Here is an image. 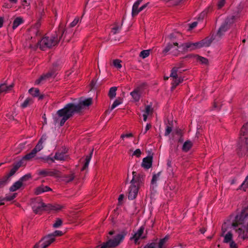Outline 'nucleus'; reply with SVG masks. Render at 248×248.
Wrapping results in <instances>:
<instances>
[{
    "label": "nucleus",
    "mask_w": 248,
    "mask_h": 248,
    "mask_svg": "<svg viewBox=\"0 0 248 248\" xmlns=\"http://www.w3.org/2000/svg\"><path fill=\"white\" fill-rule=\"evenodd\" d=\"M38 174L43 177L49 176L58 177H60V171L57 170H51L49 169H44L39 170Z\"/></svg>",
    "instance_id": "obj_9"
},
{
    "label": "nucleus",
    "mask_w": 248,
    "mask_h": 248,
    "mask_svg": "<svg viewBox=\"0 0 248 248\" xmlns=\"http://www.w3.org/2000/svg\"><path fill=\"white\" fill-rule=\"evenodd\" d=\"M187 45V43L182 44L179 46L178 43L175 42L173 43H169L165 48L163 50V53H167L170 50L173 48L175 46H177V48L175 49L176 50L178 51H187V48L186 47V46Z\"/></svg>",
    "instance_id": "obj_8"
},
{
    "label": "nucleus",
    "mask_w": 248,
    "mask_h": 248,
    "mask_svg": "<svg viewBox=\"0 0 248 248\" xmlns=\"http://www.w3.org/2000/svg\"><path fill=\"white\" fill-rule=\"evenodd\" d=\"M42 144L43 143L41 142V141H38L37 145L32 150L37 153L43 149Z\"/></svg>",
    "instance_id": "obj_40"
},
{
    "label": "nucleus",
    "mask_w": 248,
    "mask_h": 248,
    "mask_svg": "<svg viewBox=\"0 0 248 248\" xmlns=\"http://www.w3.org/2000/svg\"><path fill=\"white\" fill-rule=\"evenodd\" d=\"M157 243L156 242H152L146 245L143 248H155Z\"/></svg>",
    "instance_id": "obj_53"
},
{
    "label": "nucleus",
    "mask_w": 248,
    "mask_h": 248,
    "mask_svg": "<svg viewBox=\"0 0 248 248\" xmlns=\"http://www.w3.org/2000/svg\"><path fill=\"white\" fill-rule=\"evenodd\" d=\"M121 61L119 59H115L113 60V63L114 66L117 68L120 69L122 66L121 64Z\"/></svg>",
    "instance_id": "obj_45"
},
{
    "label": "nucleus",
    "mask_w": 248,
    "mask_h": 248,
    "mask_svg": "<svg viewBox=\"0 0 248 248\" xmlns=\"http://www.w3.org/2000/svg\"><path fill=\"white\" fill-rule=\"evenodd\" d=\"M144 227L143 226H141L140 229L138 230L137 232H136L132 237L131 238V239H134V242L135 244H137L139 240V239L141 237L142 234L143 233L144 230Z\"/></svg>",
    "instance_id": "obj_17"
},
{
    "label": "nucleus",
    "mask_w": 248,
    "mask_h": 248,
    "mask_svg": "<svg viewBox=\"0 0 248 248\" xmlns=\"http://www.w3.org/2000/svg\"><path fill=\"white\" fill-rule=\"evenodd\" d=\"M96 82H97V79H96V78H94L92 79V80L91 81V83L90 84L91 90L95 88V86Z\"/></svg>",
    "instance_id": "obj_55"
},
{
    "label": "nucleus",
    "mask_w": 248,
    "mask_h": 248,
    "mask_svg": "<svg viewBox=\"0 0 248 248\" xmlns=\"http://www.w3.org/2000/svg\"><path fill=\"white\" fill-rule=\"evenodd\" d=\"M24 22V20L23 18L21 17H17L15 18L14 20L13 23V26L12 28L13 30L16 29L19 25L23 23Z\"/></svg>",
    "instance_id": "obj_24"
},
{
    "label": "nucleus",
    "mask_w": 248,
    "mask_h": 248,
    "mask_svg": "<svg viewBox=\"0 0 248 248\" xmlns=\"http://www.w3.org/2000/svg\"><path fill=\"white\" fill-rule=\"evenodd\" d=\"M117 90V88L116 87H112L110 88L108 96L110 99H113L116 96Z\"/></svg>",
    "instance_id": "obj_31"
},
{
    "label": "nucleus",
    "mask_w": 248,
    "mask_h": 248,
    "mask_svg": "<svg viewBox=\"0 0 248 248\" xmlns=\"http://www.w3.org/2000/svg\"><path fill=\"white\" fill-rule=\"evenodd\" d=\"M173 127V122L172 121H169L168 125H167L166 128L165 132V136H168L172 131Z\"/></svg>",
    "instance_id": "obj_30"
},
{
    "label": "nucleus",
    "mask_w": 248,
    "mask_h": 248,
    "mask_svg": "<svg viewBox=\"0 0 248 248\" xmlns=\"http://www.w3.org/2000/svg\"><path fill=\"white\" fill-rule=\"evenodd\" d=\"M65 31L64 28L60 25L54 35L50 37H44L38 42L40 48L44 50L47 48H50L56 45L62 39Z\"/></svg>",
    "instance_id": "obj_4"
},
{
    "label": "nucleus",
    "mask_w": 248,
    "mask_h": 248,
    "mask_svg": "<svg viewBox=\"0 0 248 248\" xmlns=\"http://www.w3.org/2000/svg\"><path fill=\"white\" fill-rule=\"evenodd\" d=\"M213 41L212 38H206L202 40L200 42L193 43L194 44L195 49L197 48H200L203 46H209Z\"/></svg>",
    "instance_id": "obj_13"
},
{
    "label": "nucleus",
    "mask_w": 248,
    "mask_h": 248,
    "mask_svg": "<svg viewBox=\"0 0 248 248\" xmlns=\"http://www.w3.org/2000/svg\"><path fill=\"white\" fill-rule=\"evenodd\" d=\"M127 231L123 230L119 234H118L114 238L109 239L106 242L103 243L101 245L96 247L97 248H115L118 246L121 242L124 240L125 236L127 234Z\"/></svg>",
    "instance_id": "obj_6"
},
{
    "label": "nucleus",
    "mask_w": 248,
    "mask_h": 248,
    "mask_svg": "<svg viewBox=\"0 0 248 248\" xmlns=\"http://www.w3.org/2000/svg\"><path fill=\"white\" fill-rule=\"evenodd\" d=\"M33 103L32 99L31 98H27L24 102L21 105V107L22 108H25L27 107L29 105Z\"/></svg>",
    "instance_id": "obj_34"
},
{
    "label": "nucleus",
    "mask_w": 248,
    "mask_h": 248,
    "mask_svg": "<svg viewBox=\"0 0 248 248\" xmlns=\"http://www.w3.org/2000/svg\"><path fill=\"white\" fill-rule=\"evenodd\" d=\"M186 47L187 48V49H189L190 50L195 49L194 44H193V43H187V45L186 46Z\"/></svg>",
    "instance_id": "obj_58"
},
{
    "label": "nucleus",
    "mask_w": 248,
    "mask_h": 248,
    "mask_svg": "<svg viewBox=\"0 0 248 248\" xmlns=\"http://www.w3.org/2000/svg\"><path fill=\"white\" fill-rule=\"evenodd\" d=\"M167 169L168 172L170 173V174H171L172 175H173L174 173H173V169L172 168L171 161L170 159H168L167 160Z\"/></svg>",
    "instance_id": "obj_36"
},
{
    "label": "nucleus",
    "mask_w": 248,
    "mask_h": 248,
    "mask_svg": "<svg viewBox=\"0 0 248 248\" xmlns=\"http://www.w3.org/2000/svg\"><path fill=\"white\" fill-rule=\"evenodd\" d=\"M53 158L56 160H64L65 159L64 154L62 153L57 152Z\"/></svg>",
    "instance_id": "obj_35"
},
{
    "label": "nucleus",
    "mask_w": 248,
    "mask_h": 248,
    "mask_svg": "<svg viewBox=\"0 0 248 248\" xmlns=\"http://www.w3.org/2000/svg\"><path fill=\"white\" fill-rule=\"evenodd\" d=\"M17 193H14L12 195L9 196H6L2 199V200H5L6 201H11L14 200L16 196Z\"/></svg>",
    "instance_id": "obj_50"
},
{
    "label": "nucleus",
    "mask_w": 248,
    "mask_h": 248,
    "mask_svg": "<svg viewBox=\"0 0 248 248\" xmlns=\"http://www.w3.org/2000/svg\"><path fill=\"white\" fill-rule=\"evenodd\" d=\"M239 17L240 14L239 11H237L233 13L232 15L228 16L224 22L230 28L231 26L239 18Z\"/></svg>",
    "instance_id": "obj_10"
},
{
    "label": "nucleus",
    "mask_w": 248,
    "mask_h": 248,
    "mask_svg": "<svg viewBox=\"0 0 248 248\" xmlns=\"http://www.w3.org/2000/svg\"><path fill=\"white\" fill-rule=\"evenodd\" d=\"M150 54V50H144L140 52V56L142 58L147 57Z\"/></svg>",
    "instance_id": "obj_42"
},
{
    "label": "nucleus",
    "mask_w": 248,
    "mask_h": 248,
    "mask_svg": "<svg viewBox=\"0 0 248 248\" xmlns=\"http://www.w3.org/2000/svg\"><path fill=\"white\" fill-rule=\"evenodd\" d=\"M63 232L59 230H56L55 232H54L53 233L49 234L51 237H55V236H61L63 235Z\"/></svg>",
    "instance_id": "obj_47"
},
{
    "label": "nucleus",
    "mask_w": 248,
    "mask_h": 248,
    "mask_svg": "<svg viewBox=\"0 0 248 248\" xmlns=\"http://www.w3.org/2000/svg\"><path fill=\"white\" fill-rule=\"evenodd\" d=\"M239 157L245 156L248 152V122L244 124L240 130V138L236 149Z\"/></svg>",
    "instance_id": "obj_5"
},
{
    "label": "nucleus",
    "mask_w": 248,
    "mask_h": 248,
    "mask_svg": "<svg viewBox=\"0 0 248 248\" xmlns=\"http://www.w3.org/2000/svg\"><path fill=\"white\" fill-rule=\"evenodd\" d=\"M197 60L201 62L202 64H207L208 63V60L204 57L197 55Z\"/></svg>",
    "instance_id": "obj_44"
},
{
    "label": "nucleus",
    "mask_w": 248,
    "mask_h": 248,
    "mask_svg": "<svg viewBox=\"0 0 248 248\" xmlns=\"http://www.w3.org/2000/svg\"><path fill=\"white\" fill-rule=\"evenodd\" d=\"M57 73H56L53 70L50 68L48 72L46 74L43 75L46 79H49L51 78H55Z\"/></svg>",
    "instance_id": "obj_27"
},
{
    "label": "nucleus",
    "mask_w": 248,
    "mask_h": 248,
    "mask_svg": "<svg viewBox=\"0 0 248 248\" xmlns=\"http://www.w3.org/2000/svg\"><path fill=\"white\" fill-rule=\"evenodd\" d=\"M240 187L241 188H243L244 191L246 190V188L248 187V175L246 177L245 181L241 184Z\"/></svg>",
    "instance_id": "obj_43"
},
{
    "label": "nucleus",
    "mask_w": 248,
    "mask_h": 248,
    "mask_svg": "<svg viewBox=\"0 0 248 248\" xmlns=\"http://www.w3.org/2000/svg\"><path fill=\"white\" fill-rule=\"evenodd\" d=\"M193 143L190 140L185 141L182 147V150L185 152H187L192 147Z\"/></svg>",
    "instance_id": "obj_22"
},
{
    "label": "nucleus",
    "mask_w": 248,
    "mask_h": 248,
    "mask_svg": "<svg viewBox=\"0 0 248 248\" xmlns=\"http://www.w3.org/2000/svg\"><path fill=\"white\" fill-rule=\"evenodd\" d=\"M61 62L60 60H57L52 64V67L50 68L53 70L56 73L61 69Z\"/></svg>",
    "instance_id": "obj_28"
},
{
    "label": "nucleus",
    "mask_w": 248,
    "mask_h": 248,
    "mask_svg": "<svg viewBox=\"0 0 248 248\" xmlns=\"http://www.w3.org/2000/svg\"><path fill=\"white\" fill-rule=\"evenodd\" d=\"M62 206L59 204H52V210L58 211L62 209Z\"/></svg>",
    "instance_id": "obj_54"
},
{
    "label": "nucleus",
    "mask_w": 248,
    "mask_h": 248,
    "mask_svg": "<svg viewBox=\"0 0 248 248\" xmlns=\"http://www.w3.org/2000/svg\"><path fill=\"white\" fill-rule=\"evenodd\" d=\"M153 108L150 105H147L145 107V114H150L153 113Z\"/></svg>",
    "instance_id": "obj_51"
},
{
    "label": "nucleus",
    "mask_w": 248,
    "mask_h": 248,
    "mask_svg": "<svg viewBox=\"0 0 248 248\" xmlns=\"http://www.w3.org/2000/svg\"><path fill=\"white\" fill-rule=\"evenodd\" d=\"M93 99L89 98L83 101H80L77 104L73 103L66 104L63 108L58 110L54 116V123H59L62 126L66 121L72 117L75 114L80 113L85 107L92 104Z\"/></svg>",
    "instance_id": "obj_1"
},
{
    "label": "nucleus",
    "mask_w": 248,
    "mask_h": 248,
    "mask_svg": "<svg viewBox=\"0 0 248 248\" xmlns=\"http://www.w3.org/2000/svg\"><path fill=\"white\" fill-rule=\"evenodd\" d=\"M230 28L227 24L223 22L220 26L217 33V36L218 38H220L223 35H224V33Z\"/></svg>",
    "instance_id": "obj_16"
},
{
    "label": "nucleus",
    "mask_w": 248,
    "mask_h": 248,
    "mask_svg": "<svg viewBox=\"0 0 248 248\" xmlns=\"http://www.w3.org/2000/svg\"><path fill=\"white\" fill-rule=\"evenodd\" d=\"M36 154V153L33 151V150H32L30 153L27 154L24 156H23L21 160H23L25 162V160H29L34 157Z\"/></svg>",
    "instance_id": "obj_29"
},
{
    "label": "nucleus",
    "mask_w": 248,
    "mask_h": 248,
    "mask_svg": "<svg viewBox=\"0 0 248 248\" xmlns=\"http://www.w3.org/2000/svg\"><path fill=\"white\" fill-rule=\"evenodd\" d=\"M8 179L4 176L0 179V187H3L7 183Z\"/></svg>",
    "instance_id": "obj_41"
},
{
    "label": "nucleus",
    "mask_w": 248,
    "mask_h": 248,
    "mask_svg": "<svg viewBox=\"0 0 248 248\" xmlns=\"http://www.w3.org/2000/svg\"><path fill=\"white\" fill-rule=\"evenodd\" d=\"M133 178L130 181L131 186L129 188L128 198L129 200H134L137 196L140 187L143 185L145 175L143 172L137 173L132 172Z\"/></svg>",
    "instance_id": "obj_3"
},
{
    "label": "nucleus",
    "mask_w": 248,
    "mask_h": 248,
    "mask_svg": "<svg viewBox=\"0 0 248 248\" xmlns=\"http://www.w3.org/2000/svg\"><path fill=\"white\" fill-rule=\"evenodd\" d=\"M31 174L30 173L27 174L19 179V180L21 181L22 183L25 181H27L31 179Z\"/></svg>",
    "instance_id": "obj_49"
},
{
    "label": "nucleus",
    "mask_w": 248,
    "mask_h": 248,
    "mask_svg": "<svg viewBox=\"0 0 248 248\" xmlns=\"http://www.w3.org/2000/svg\"><path fill=\"white\" fill-rule=\"evenodd\" d=\"M232 233L231 232H228L225 235H224V240L223 243H231L232 241H233L232 240Z\"/></svg>",
    "instance_id": "obj_26"
},
{
    "label": "nucleus",
    "mask_w": 248,
    "mask_h": 248,
    "mask_svg": "<svg viewBox=\"0 0 248 248\" xmlns=\"http://www.w3.org/2000/svg\"><path fill=\"white\" fill-rule=\"evenodd\" d=\"M161 174V172H159L156 174H154L153 176L152 179L151 180V184L155 185L156 184V181H157L160 175Z\"/></svg>",
    "instance_id": "obj_38"
},
{
    "label": "nucleus",
    "mask_w": 248,
    "mask_h": 248,
    "mask_svg": "<svg viewBox=\"0 0 248 248\" xmlns=\"http://www.w3.org/2000/svg\"><path fill=\"white\" fill-rule=\"evenodd\" d=\"M55 240V238L51 237V236L49 234L42 238L39 241V243L42 242L41 244V246L42 247V248H46L51 244H52Z\"/></svg>",
    "instance_id": "obj_12"
},
{
    "label": "nucleus",
    "mask_w": 248,
    "mask_h": 248,
    "mask_svg": "<svg viewBox=\"0 0 248 248\" xmlns=\"http://www.w3.org/2000/svg\"><path fill=\"white\" fill-rule=\"evenodd\" d=\"M230 248H237V245L234 241L231 242L230 243Z\"/></svg>",
    "instance_id": "obj_64"
},
{
    "label": "nucleus",
    "mask_w": 248,
    "mask_h": 248,
    "mask_svg": "<svg viewBox=\"0 0 248 248\" xmlns=\"http://www.w3.org/2000/svg\"><path fill=\"white\" fill-rule=\"evenodd\" d=\"M42 205L43 207V210L46 211H50L52 210V204H46L45 203L42 202Z\"/></svg>",
    "instance_id": "obj_46"
},
{
    "label": "nucleus",
    "mask_w": 248,
    "mask_h": 248,
    "mask_svg": "<svg viewBox=\"0 0 248 248\" xmlns=\"http://www.w3.org/2000/svg\"><path fill=\"white\" fill-rule=\"evenodd\" d=\"M140 4L135 2L132 7V16L133 17L137 16L140 11L139 8Z\"/></svg>",
    "instance_id": "obj_25"
},
{
    "label": "nucleus",
    "mask_w": 248,
    "mask_h": 248,
    "mask_svg": "<svg viewBox=\"0 0 248 248\" xmlns=\"http://www.w3.org/2000/svg\"><path fill=\"white\" fill-rule=\"evenodd\" d=\"M41 159L44 160L45 162H47L49 164L54 162V159L53 157L47 156L46 157H42Z\"/></svg>",
    "instance_id": "obj_48"
},
{
    "label": "nucleus",
    "mask_w": 248,
    "mask_h": 248,
    "mask_svg": "<svg viewBox=\"0 0 248 248\" xmlns=\"http://www.w3.org/2000/svg\"><path fill=\"white\" fill-rule=\"evenodd\" d=\"M169 239V235H166L163 238L160 239L158 245V248H166L165 246V244L168 241Z\"/></svg>",
    "instance_id": "obj_23"
},
{
    "label": "nucleus",
    "mask_w": 248,
    "mask_h": 248,
    "mask_svg": "<svg viewBox=\"0 0 248 248\" xmlns=\"http://www.w3.org/2000/svg\"><path fill=\"white\" fill-rule=\"evenodd\" d=\"M23 186V183L19 180L17 182H15L10 187V191H15L17 189H19Z\"/></svg>",
    "instance_id": "obj_21"
},
{
    "label": "nucleus",
    "mask_w": 248,
    "mask_h": 248,
    "mask_svg": "<svg viewBox=\"0 0 248 248\" xmlns=\"http://www.w3.org/2000/svg\"><path fill=\"white\" fill-rule=\"evenodd\" d=\"M14 86V83H12L9 86H7L6 83L1 84L0 85V94L3 92H6L11 91Z\"/></svg>",
    "instance_id": "obj_19"
},
{
    "label": "nucleus",
    "mask_w": 248,
    "mask_h": 248,
    "mask_svg": "<svg viewBox=\"0 0 248 248\" xmlns=\"http://www.w3.org/2000/svg\"><path fill=\"white\" fill-rule=\"evenodd\" d=\"M181 71H179L178 67H174L172 68L170 76V78H172L171 90H174L180 83L183 81V78L181 76Z\"/></svg>",
    "instance_id": "obj_7"
},
{
    "label": "nucleus",
    "mask_w": 248,
    "mask_h": 248,
    "mask_svg": "<svg viewBox=\"0 0 248 248\" xmlns=\"http://www.w3.org/2000/svg\"><path fill=\"white\" fill-rule=\"evenodd\" d=\"M121 103H122V101L121 100H118V99L115 100L114 101L112 105H111V108H110L111 110L115 108H116L117 106H118L119 105H120Z\"/></svg>",
    "instance_id": "obj_52"
},
{
    "label": "nucleus",
    "mask_w": 248,
    "mask_h": 248,
    "mask_svg": "<svg viewBox=\"0 0 248 248\" xmlns=\"http://www.w3.org/2000/svg\"><path fill=\"white\" fill-rule=\"evenodd\" d=\"M153 162V157L152 156H147L143 159L141 166L146 169H149L152 167Z\"/></svg>",
    "instance_id": "obj_14"
},
{
    "label": "nucleus",
    "mask_w": 248,
    "mask_h": 248,
    "mask_svg": "<svg viewBox=\"0 0 248 248\" xmlns=\"http://www.w3.org/2000/svg\"><path fill=\"white\" fill-rule=\"evenodd\" d=\"M25 165L26 163H24L23 160H20L15 163L13 164V168L10 170L9 173L5 175V176L9 179L11 176H13L16 172L20 167L25 166Z\"/></svg>",
    "instance_id": "obj_11"
},
{
    "label": "nucleus",
    "mask_w": 248,
    "mask_h": 248,
    "mask_svg": "<svg viewBox=\"0 0 248 248\" xmlns=\"http://www.w3.org/2000/svg\"><path fill=\"white\" fill-rule=\"evenodd\" d=\"M197 22H193L191 24H189V30H191L196 27L197 25Z\"/></svg>",
    "instance_id": "obj_60"
},
{
    "label": "nucleus",
    "mask_w": 248,
    "mask_h": 248,
    "mask_svg": "<svg viewBox=\"0 0 248 248\" xmlns=\"http://www.w3.org/2000/svg\"><path fill=\"white\" fill-rule=\"evenodd\" d=\"M78 21H79L78 18H77V19L75 18L74 20V21L72 22L71 23L70 27H73L75 26L77 24V23H78Z\"/></svg>",
    "instance_id": "obj_62"
},
{
    "label": "nucleus",
    "mask_w": 248,
    "mask_h": 248,
    "mask_svg": "<svg viewBox=\"0 0 248 248\" xmlns=\"http://www.w3.org/2000/svg\"><path fill=\"white\" fill-rule=\"evenodd\" d=\"M121 28V27L118 26H116L112 29V32L114 34H115L117 31Z\"/></svg>",
    "instance_id": "obj_61"
},
{
    "label": "nucleus",
    "mask_w": 248,
    "mask_h": 248,
    "mask_svg": "<svg viewBox=\"0 0 248 248\" xmlns=\"http://www.w3.org/2000/svg\"><path fill=\"white\" fill-rule=\"evenodd\" d=\"M248 217V205L244 207L241 212L237 214L232 222V226L238 233V237L243 240L248 238V222L246 225L244 226V229L241 228H237L239 225L244 223L245 220Z\"/></svg>",
    "instance_id": "obj_2"
},
{
    "label": "nucleus",
    "mask_w": 248,
    "mask_h": 248,
    "mask_svg": "<svg viewBox=\"0 0 248 248\" xmlns=\"http://www.w3.org/2000/svg\"><path fill=\"white\" fill-rule=\"evenodd\" d=\"M29 93L33 97H37L40 93V90L38 88H31L29 90Z\"/></svg>",
    "instance_id": "obj_33"
},
{
    "label": "nucleus",
    "mask_w": 248,
    "mask_h": 248,
    "mask_svg": "<svg viewBox=\"0 0 248 248\" xmlns=\"http://www.w3.org/2000/svg\"><path fill=\"white\" fill-rule=\"evenodd\" d=\"M141 87H138L134 90V91L130 93V95L136 102L139 101L141 97Z\"/></svg>",
    "instance_id": "obj_15"
},
{
    "label": "nucleus",
    "mask_w": 248,
    "mask_h": 248,
    "mask_svg": "<svg viewBox=\"0 0 248 248\" xmlns=\"http://www.w3.org/2000/svg\"><path fill=\"white\" fill-rule=\"evenodd\" d=\"M33 211L34 213L36 214H40V212L43 210V207L42 205V202H41V205L38 206L37 207H35V206H33L32 207Z\"/></svg>",
    "instance_id": "obj_37"
},
{
    "label": "nucleus",
    "mask_w": 248,
    "mask_h": 248,
    "mask_svg": "<svg viewBox=\"0 0 248 248\" xmlns=\"http://www.w3.org/2000/svg\"><path fill=\"white\" fill-rule=\"evenodd\" d=\"M141 154V151L140 149H136L133 153V155H135L137 157H139L140 156Z\"/></svg>",
    "instance_id": "obj_57"
},
{
    "label": "nucleus",
    "mask_w": 248,
    "mask_h": 248,
    "mask_svg": "<svg viewBox=\"0 0 248 248\" xmlns=\"http://www.w3.org/2000/svg\"><path fill=\"white\" fill-rule=\"evenodd\" d=\"M62 224V219L60 218H57L55 222L53 224V227L55 228H59Z\"/></svg>",
    "instance_id": "obj_39"
},
{
    "label": "nucleus",
    "mask_w": 248,
    "mask_h": 248,
    "mask_svg": "<svg viewBox=\"0 0 248 248\" xmlns=\"http://www.w3.org/2000/svg\"><path fill=\"white\" fill-rule=\"evenodd\" d=\"M51 190V188H50L49 186L41 185V186H38L35 188L34 193L35 195H38L43 192Z\"/></svg>",
    "instance_id": "obj_18"
},
{
    "label": "nucleus",
    "mask_w": 248,
    "mask_h": 248,
    "mask_svg": "<svg viewBox=\"0 0 248 248\" xmlns=\"http://www.w3.org/2000/svg\"><path fill=\"white\" fill-rule=\"evenodd\" d=\"M225 0H218L217 2V6L218 9L221 8L225 4Z\"/></svg>",
    "instance_id": "obj_56"
},
{
    "label": "nucleus",
    "mask_w": 248,
    "mask_h": 248,
    "mask_svg": "<svg viewBox=\"0 0 248 248\" xmlns=\"http://www.w3.org/2000/svg\"><path fill=\"white\" fill-rule=\"evenodd\" d=\"M46 80L43 75H42L38 79L36 80L35 83L36 84H40L43 80Z\"/></svg>",
    "instance_id": "obj_59"
},
{
    "label": "nucleus",
    "mask_w": 248,
    "mask_h": 248,
    "mask_svg": "<svg viewBox=\"0 0 248 248\" xmlns=\"http://www.w3.org/2000/svg\"><path fill=\"white\" fill-rule=\"evenodd\" d=\"M63 181H64L66 183H69L72 181L75 178L74 173H72L70 174L64 175L63 176Z\"/></svg>",
    "instance_id": "obj_32"
},
{
    "label": "nucleus",
    "mask_w": 248,
    "mask_h": 248,
    "mask_svg": "<svg viewBox=\"0 0 248 248\" xmlns=\"http://www.w3.org/2000/svg\"><path fill=\"white\" fill-rule=\"evenodd\" d=\"M133 136V135L132 133H129V134H122L121 136V138L123 139L125 137L130 138V137H132Z\"/></svg>",
    "instance_id": "obj_63"
},
{
    "label": "nucleus",
    "mask_w": 248,
    "mask_h": 248,
    "mask_svg": "<svg viewBox=\"0 0 248 248\" xmlns=\"http://www.w3.org/2000/svg\"><path fill=\"white\" fill-rule=\"evenodd\" d=\"M93 149L91 150V151L90 152L89 155L86 156V158H85V162L83 167L81 169V171L84 170L88 167V165H89V162L91 160V159L92 158V155L93 154Z\"/></svg>",
    "instance_id": "obj_20"
}]
</instances>
